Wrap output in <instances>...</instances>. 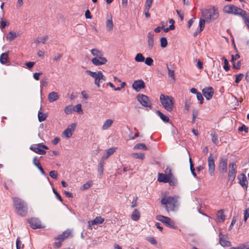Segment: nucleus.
Returning a JSON list of instances; mask_svg holds the SVG:
<instances>
[{
	"label": "nucleus",
	"mask_w": 249,
	"mask_h": 249,
	"mask_svg": "<svg viewBox=\"0 0 249 249\" xmlns=\"http://www.w3.org/2000/svg\"><path fill=\"white\" fill-rule=\"evenodd\" d=\"M14 205L17 213L21 216H25L27 213V206L25 201L18 197H13Z\"/></svg>",
	"instance_id": "1"
},
{
	"label": "nucleus",
	"mask_w": 249,
	"mask_h": 249,
	"mask_svg": "<svg viewBox=\"0 0 249 249\" xmlns=\"http://www.w3.org/2000/svg\"><path fill=\"white\" fill-rule=\"evenodd\" d=\"M178 197L168 196L167 198L165 196L162 197L160 203L165 205V208L167 212L173 211L175 210L176 204L177 202Z\"/></svg>",
	"instance_id": "2"
},
{
	"label": "nucleus",
	"mask_w": 249,
	"mask_h": 249,
	"mask_svg": "<svg viewBox=\"0 0 249 249\" xmlns=\"http://www.w3.org/2000/svg\"><path fill=\"white\" fill-rule=\"evenodd\" d=\"M202 16L204 18L207 23H210L212 20H215L218 18L219 13L217 10L213 7L202 10Z\"/></svg>",
	"instance_id": "3"
},
{
	"label": "nucleus",
	"mask_w": 249,
	"mask_h": 249,
	"mask_svg": "<svg viewBox=\"0 0 249 249\" xmlns=\"http://www.w3.org/2000/svg\"><path fill=\"white\" fill-rule=\"evenodd\" d=\"M160 100L165 109L169 112L173 110L174 104V98L173 97L161 94L160 95Z\"/></svg>",
	"instance_id": "4"
},
{
	"label": "nucleus",
	"mask_w": 249,
	"mask_h": 249,
	"mask_svg": "<svg viewBox=\"0 0 249 249\" xmlns=\"http://www.w3.org/2000/svg\"><path fill=\"white\" fill-rule=\"evenodd\" d=\"M223 11L226 13L239 15L241 17L243 15H244V13H246L245 11L232 4H229L225 6L223 8Z\"/></svg>",
	"instance_id": "5"
},
{
	"label": "nucleus",
	"mask_w": 249,
	"mask_h": 249,
	"mask_svg": "<svg viewBox=\"0 0 249 249\" xmlns=\"http://www.w3.org/2000/svg\"><path fill=\"white\" fill-rule=\"evenodd\" d=\"M136 98L137 100L143 107H148L150 109H152V104L149 101V98L147 95L142 94H139L137 95Z\"/></svg>",
	"instance_id": "6"
},
{
	"label": "nucleus",
	"mask_w": 249,
	"mask_h": 249,
	"mask_svg": "<svg viewBox=\"0 0 249 249\" xmlns=\"http://www.w3.org/2000/svg\"><path fill=\"white\" fill-rule=\"evenodd\" d=\"M156 219L164 223L167 227L170 228H176L174 222L169 217L158 215L156 216Z\"/></svg>",
	"instance_id": "7"
},
{
	"label": "nucleus",
	"mask_w": 249,
	"mask_h": 249,
	"mask_svg": "<svg viewBox=\"0 0 249 249\" xmlns=\"http://www.w3.org/2000/svg\"><path fill=\"white\" fill-rule=\"evenodd\" d=\"M229 172L228 174L229 180L232 182L235 178L237 173V165L235 162L230 163L229 165Z\"/></svg>",
	"instance_id": "8"
},
{
	"label": "nucleus",
	"mask_w": 249,
	"mask_h": 249,
	"mask_svg": "<svg viewBox=\"0 0 249 249\" xmlns=\"http://www.w3.org/2000/svg\"><path fill=\"white\" fill-rule=\"evenodd\" d=\"M27 221L33 229H41L44 227L42 226L41 221L38 218L33 217L28 219Z\"/></svg>",
	"instance_id": "9"
},
{
	"label": "nucleus",
	"mask_w": 249,
	"mask_h": 249,
	"mask_svg": "<svg viewBox=\"0 0 249 249\" xmlns=\"http://www.w3.org/2000/svg\"><path fill=\"white\" fill-rule=\"evenodd\" d=\"M214 159V157L213 156L212 154H210L208 159V163L209 167V173L211 176H213L214 175L215 167Z\"/></svg>",
	"instance_id": "10"
},
{
	"label": "nucleus",
	"mask_w": 249,
	"mask_h": 249,
	"mask_svg": "<svg viewBox=\"0 0 249 249\" xmlns=\"http://www.w3.org/2000/svg\"><path fill=\"white\" fill-rule=\"evenodd\" d=\"M202 91L203 95L207 100L211 99L214 94V89L211 87H205L202 89Z\"/></svg>",
	"instance_id": "11"
},
{
	"label": "nucleus",
	"mask_w": 249,
	"mask_h": 249,
	"mask_svg": "<svg viewBox=\"0 0 249 249\" xmlns=\"http://www.w3.org/2000/svg\"><path fill=\"white\" fill-rule=\"evenodd\" d=\"M228 159L222 158L220 160L218 170L220 173H225L227 171Z\"/></svg>",
	"instance_id": "12"
},
{
	"label": "nucleus",
	"mask_w": 249,
	"mask_h": 249,
	"mask_svg": "<svg viewBox=\"0 0 249 249\" xmlns=\"http://www.w3.org/2000/svg\"><path fill=\"white\" fill-rule=\"evenodd\" d=\"M132 87L136 91L138 92L145 87V84L143 80L140 79L135 81Z\"/></svg>",
	"instance_id": "13"
},
{
	"label": "nucleus",
	"mask_w": 249,
	"mask_h": 249,
	"mask_svg": "<svg viewBox=\"0 0 249 249\" xmlns=\"http://www.w3.org/2000/svg\"><path fill=\"white\" fill-rule=\"evenodd\" d=\"M76 126V124L73 123L68 126V127L63 132V134L66 136V137L67 138H70L71 137Z\"/></svg>",
	"instance_id": "14"
},
{
	"label": "nucleus",
	"mask_w": 249,
	"mask_h": 249,
	"mask_svg": "<svg viewBox=\"0 0 249 249\" xmlns=\"http://www.w3.org/2000/svg\"><path fill=\"white\" fill-rule=\"evenodd\" d=\"M92 64L95 66H98L105 64L107 60L103 56H99L98 57H94L91 59Z\"/></svg>",
	"instance_id": "15"
},
{
	"label": "nucleus",
	"mask_w": 249,
	"mask_h": 249,
	"mask_svg": "<svg viewBox=\"0 0 249 249\" xmlns=\"http://www.w3.org/2000/svg\"><path fill=\"white\" fill-rule=\"evenodd\" d=\"M69 236L72 237L71 232L70 230H67L63 232L62 234L58 235L56 237H55V240H61L63 241L65 239L68 238Z\"/></svg>",
	"instance_id": "16"
},
{
	"label": "nucleus",
	"mask_w": 249,
	"mask_h": 249,
	"mask_svg": "<svg viewBox=\"0 0 249 249\" xmlns=\"http://www.w3.org/2000/svg\"><path fill=\"white\" fill-rule=\"evenodd\" d=\"M171 174L165 175L163 173H159L158 180L160 182L167 183L169 181V178H171Z\"/></svg>",
	"instance_id": "17"
},
{
	"label": "nucleus",
	"mask_w": 249,
	"mask_h": 249,
	"mask_svg": "<svg viewBox=\"0 0 249 249\" xmlns=\"http://www.w3.org/2000/svg\"><path fill=\"white\" fill-rule=\"evenodd\" d=\"M219 244L222 247H230L231 246V242L227 240L224 238V235L220 232L219 234Z\"/></svg>",
	"instance_id": "18"
},
{
	"label": "nucleus",
	"mask_w": 249,
	"mask_h": 249,
	"mask_svg": "<svg viewBox=\"0 0 249 249\" xmlns=\"http://www.w3.org/2000/svg\"><path fill=\"white\" fill-rule=\"evenodd\" d=\"M30 149L34 152L39 155H44L46 153L45 150L43 149H41V147L38 146V144L35 145H31L30 147Z\"/></svg>",
	"instance_id": "19"
},
{
	"label": "nucleus",
	"mask_w": 249,
	"mask_h": 249,
	"mask_svg": "<svg viewBox=\"0 0 249 249\" xmlns=\"http://www.w3.org/2000/svg\"><path fill=\"white\" fill-rule=\"evenodd\" d=\"M148 45L150 50H152L154 46V33L150 32L148 33Z\"/></svg>",
	"instance_id": "20"
},
{
	"label": "nucleus",
	"mask_w": 249,
	"mask_h": 249,
	"mask_svg": "<svg viewBox=\"0 0 249 249\" xmlns=\"http://www.w3.org/2000/svg\"><path fill=\"white\" fill-rule=\"evenodd\" d=\"M33 164L39 170L43 175H45V173L42 167L39 160L36 157L34 158L33 161Z\"/></svg>",
	"instance_id": "21"
},
{
	"label": "nucleus",
	"mask_w": 249,
	"mask_h": 249,
	"mask_svg": "<svg viewBox=\"0 0 249 249\" xmlns=\"http://www.w3.org/2000/svg\"><path fill=\"white\" fill-rule=\"evenodd\" d=\"M238 179H239V183L242 186H245L246 188L248 187V182L247 177L244 174H241L240 177H238Z\"/></svg>",
	"instance_id": "22"
},
{
	"label": "nucleus",
	"mask_w": 249,
	"mask_h": 249,
	"mask_svg": "<svg viewBox=\"0 0 249 249\" xmlns=\"http://www.w3.org/2000/svg\"><path fill=\"white\" fill-rule=\"evenodd\" d=\"M58 98V94L54 91L51 92L48 95V100L51 103L57 100Z\"/></svg>",
	"instance_id": "23"
},
{
	"label": "nucleus",
	"mask_w": 249,
	"mask_h": 249,
	"mask_svg": "<svg viewBox=\"0 0 249 249\" xmlns=\"http://www.w3.org/2000/svg\"><path fill=\"white\" fill-rule=\"evenodd\" d=\"M115 151V148H111L106 150V153L102 156L101 160H104L108 158V157L111 155L113 154Z\"/></svg>",
	"instance_id": "24"
},
{
	"label": "nucleus",
	"mask_w": 249,
	"mask_h": 249,
	"mask_svg": "<svg viewBox=\"0 0 249 249\" xmlns=\"http://www.w3.org/2000/svg\"><path fill=\"white\" fill-rule=\"evenodd\" d=\"M90 53L94 57H98L99 56H104V53L97 49H93L90 50Z\"/></svg>",
	"instance_id": "25"
},
{
	"label": "nucleus",
	"mask_w": 249,
	"mask_h": 249,
	"mask_svg": "<svg viewBox=\"0 0 249 249\" xmlns=\"http://www.w3.org/2000/svg\"><path fill=\"white\" fill-rule=\"evenodd\" d=\"M104 221V219L101 216L96 217L94 220L89 221V225L100 224Z\"/></svg>",
	"instance_id": "26"
},
{
	"label": "nucleus",
	"mask_w": 249,
	"mask_h": 249,
	"mask_svg": "<svg viewBox=\"0 0 249 249\" xmlns=\"http://www.w3.org/2000/svg\"><path fill=\"white\" fill-rule=\"evenodd\" d=\"M156 113L164 123H168L169 122L170 119L169 117L163 114L160 110H156Z\"/></svg>",
	"instance_id": "27"
},
{
	"label": "nucleus",
	"mask_w": 249,
	"mask_h": 249,
	"mask_svg": "<svg viewBox=\"0 0 249 249\" xmlns=\"http://www.w3.org/2000/svg\"><path fill=\"white\" fill-rule=\"evenodd\" d=\"M9 52L2 53L0 56V62L2 64H5L8 58Z\"/></svg>",
	"instance_id": "28"
},
{
	"label": "nucleus",
	"mask_w": 249,
	"mask_h": 249,
	"mask_svg": "<svg viewBox=\"0 0 249 249\" xmlns=\"http://www.w3.org/2000/svg\"><path fill=\"white\" fill-rule=\"evenodd\" d=\"M131 219L134 221H137L140 217V213L137 209H135L132 213Z\"/></svg>",
	"instance_id": "29"
},
{
	"label": "nucleus",
	"mask_w": 249,
	"mask_h": 249,
	"mask_svg": "<svg viewBox=\"0 0 249 249\" xmlns=\"http://www.w3.org/2000/svg\"><path fill=\"white\" fill-rule=\"evenodd\" d=\"M135 150H147L148 149L146 145L142 143H137L133 147Z\"/></svg>",
	"instance_id": "30"
},
{
	"label": "nucleus",
	"mask_w": 249,
	"mask_h": 249,
	"mask_svg": "<svg viewBox=\"0 0 249 249\" xmlns=\"http://www.w3.org/2000/svg\"><path fill=\"white\" fill-rule=\"evenodd\" d=\"M170 186H176L178 184L177 179L171 174V178H169V181H167Z\"/></svg>",
	"instance_id": "31"
},
{
	"label": "nucleus",
	"mask_w": 249,
	"mask_h": 249,
	"mask_svg": "<svg viewBox=\"0 0 249 249\" xmlns=\"http://www.w3.org/2000/svg\"><path fill=\"white\" fill-rule=\"evenodd\" d=\"M104 164L105 162L103 160H100L99 164L98 165V172L99 175L101 176L103 175Z\"/></svg>",
	"instance_id": "32"
},
{
	"label": "nucleus",
	"mask_w": 249,
	"mask_h": 249,
	"mask_svg": "<svg viewBox=\"0 0 249 249\" xmlns=\"http://www.w3.org/2000/svg\"><path fill=\"white\" fill-rule=\"evenodd\" d=\"M47 117L48 114L47 113H44L42 112L38 111V119L39 122L44 121Z\"/></svg>",
	"instance_id": "33"
},
{
	"label": "nucleus",
	"mask_w": 249,
	"mask_h": 249,
	"mask_svg": "<svg viewBox=\"0 0 249 249\" xmlns=\"http://www.w3.org/2000/svg\"><path fill=\"white\" fill-rule=\"evenodd\" d=\"M212 137V141L215 144H217L219 142L218 140V135L215 131H212L211 133Z\"/></svg>",
	"instance_id": "34"
},
{
	"label": "nucleus",
	"mask_w": 249,
	"mask_h": 249,
	"mask_svg": "<svg viewBox=\"0 0 249 249\" xmlns=\"http://www.w3.org/2000/svg\"><path fill=\"white\" fill-rule=\"evenodd\" d=\"M86 73L89 74L90 76L96 78V77H98L99 75L102 74V72L101 71H98L97 72H93L89 70L86 71Z\"/></svg>",
	"instance_id": "35"
},
{
	"label": "nucleus",
	"mask_w": 249,
	"mask_h": 249,
	"mask_svg": "<svg viewBox=\"0 0 249 249\" xmlns=\"http://www.w3.org/2000/svg\"><path fill=\"white\" fill-rule=\"evenodd\" d=\"M112 123H113V120H112L111 119L107 120L105 121V123L102 126V129L103 130H106V129H107L111 125Z\"/></svg>",
	"instance_id": "36"
},
{
	"label": "nucleus",
	"mask_w": 249,
	"mask_h": 249,
	"mask_svg": "<svg viewBox=\"0 0 249 249\" xmlns=\"http://www.w3.org/2000/svg\"><path fill=\"white\" fill-rule=\"evenodd\" d=\"M17 37V34L16 32L13 31H10L7 36V39L9 40L10 41H12L16 37Z\"/></svg>",
	"instance_id": "37"
},
{
	"label": "nucleus",
	"mask_w": 249,
	"mask_h": 249,
	"mask_svg": "<svg viewBox=\"0 0 249 249\" xmlns=\"http://www.w3.org/2000/svg\"><path fill=\"white\" fill-rule=\"evenodd\" d=\"M135 60L137 62H143L144 61V57L141 53H138L135 57Z\"/></svg>",
	"instance_id": "38"
},
{
	"label": "nucleus",
	"mask_w": 249,
	"mask_h": 249,
	"mask_svg": "<svg viewBox=\"0 0 249 249\" xmlns=\"http://www.w3.org/2000/svg\"><path fill=\"white\" fill-rule=\"evenodd\" d=\"M113 28V23L112 19H107V29L108 31L112 30Z\"/></svg>",
	"instance_id": "39"
},
{
	"label": "nucleus",
	"mask_w": 249,
	"mask_h": 249,
	"mask_svg": "<svg viewBox=\"0 0 249 249\" xmlns=\"http://www.w3.org/2000/svg\"><path fill=\"white\" fill-rule=\"evenodd\" d=\"M73 111L78 112L80 114L83 113L81 104H77L73 107Z\"/></svg>",
	"instance_id": "40"
},
{
	"label": "nucleus",
	"mask_w": 249,
	"mask_h": 249,
	"mask_svg": "<svg viewBox=\"0 0 249 249\" xmlns=\"http://www.w3.org/2000/svg\"><path fill=\"white\" fill-rule=\"evenodd\" d=\"M132 157L135 159L143 160L144 159V154L142 153H134L132 154Z\"/></svg>",
	"instance_id": "41"
},
{
	"label": "nucleus",
	"mask_w": 249,
	"mask_h": 249,
	"mask_svg": "<svg viewBox=\"0 0 249 249\" xmlns=\"http://www.w3.org/2000/svg\"><path fill=\"white\" fill-rule=\"evenodd\" d=\"M167 69L168 70V76L170 77H171L173 79H175V73H174V70L171 69L169 66L168 65H166Z\"/></svg>",
	"instance_id": "42"
},
{
	"label": "nucleus",
	"mask_w": 249,
	"mask_h": 249,
	"mask_svg": "<svg viewBox=\"0 0 249 249\" xmlns=\"http://www.w3.org/2000/svg\"><path fill=\"white\" fill-rule=\"evenodd\" d=\"M222 60H223L224 63L223 69L225 70V71H227L230 69V66L229 65L228 60L227 58H226L224 57L222 58Z\"/></svg>",
	"instance_id": "43"
},
{
	"label": "nucleus",
	"mask_w": 249,
	"mask_h": 249,
	"mask_svg": "<svg viewBox=\"0 0 249 249\" xmlns=\"http://www.w3.org/2000/svg\"><path fill=\"white\" fill-rule=\"evenodd\" d=\"M160 46L162 48H165L168 44V42L166 38L165 37H162L160 39Z\"/></svg>",
	"instance_id": "44"
},
{
	"label": "nucleus",
	"mask_w": 249,
	"mask_h": 249,
	"mask_svg": "<svg viewBox=\"0 0 249 249\" xmlns=\"http://www.w3.org/2000/svg\"><path fill=\"white\" fill-rule=\"evenodd\" d=\"M223 210L221 209L217 211V216L220 218L222 222H223L225 219V216L223 214Z\"/></svg>",
	"instance_id": "45"
},
{
	"label": "nucleus",
	"mask_w": 249,
	"mask_h": 249,
	"mask_svg": "<svg viewBox=\"0 0 249 249\" xmlns=\"http://www.w3.org/2000/svg\"><path fill=\"white\" fill-rule=\"evenodd\" d=\"M103 78V73L99 75L98 77L95 78V84L98 87H100V82H102L101 79Z\"/></svg>",
	"instance_id": "46"
},
{
	"label": "nucleus",
	"mask_w": 249,
	"mask_h": 249,
	"mask_svg": "<svg viewBox=\"0 0 249 249\" xmlns=\"http://www.w3.org/2000/svg\"><path fill=\"white\" fill-rule=\"evenodd\" d=\"M73 111V109L72 106H67L64 109L65 113L67 115L71 114Z\"/></svg>",
	"instance_id": "47"
},
{
	"label": "nucleus",
	"mask_w": 249,
	"mask_h": 249,
	"mask_svg": "<svg viewBox=\"0 0 249 249\" xmlns=\"http://www.w3.org/2000/svg\"><path fill=\"white\" fill-rule=\"evenodd\" d=\"M235 76V82L236 84H238L244 77V74L243 73H239L238 74H236Z\"/></svg>",
	"instance_id": "48"
},
{
	"label": "nucleus",
	"mask_w": 249,
	"mask_h": 249,
	"mask_svg": "<svg viewBox=\"0 0 249 249\" xmlns=\"http://www.w3.org/2000/svg\"><path fill=\"white\" fill-rule=\"evenodd\" d=\"M247 13H244V15H243L241 17L243 18V19L244 20V22L246 24V25L247 26L249 30V17H246Z\"/></svg>",
	"instance_id": "49"
},
{
	"label": "nucleus",
	"mask_w": 249,
	"mask_h": 249,
	"mask_svg": "<svg viewBox=\"0 0 249 249\" xmlns=\"http://www.w3.org/2000/svg\"><path fill=\"white\" fill-rule=\"evenodd\" d=\"M24 247V245L22 244L21 241L20 240L19 237L16 240V249H21Z\"/></svg>",
	"instance_id": "50"
},
{
	"label": "nucleus",
	"mask_w": 249,
	"mask_h": 249,
	"mask_svg": "<svg viewBox=\"0 0 249 249\" xmlns=\"http://www.w3.org/2000/svg\"><path fill=\"white\" fill-rule=\"evenodd\" d=\"M205 21H206V20L204 19H202V18L200 19L199 22V29H200V31H202L203 30L204 27L205 26Z\"/></svg>",
	"instance_id": "51"
},
{
	"label": "nucleus",
	"mask_w": 249,
	"mask_h": 249,
	"mask_svg": "<svg viewBox=\"0 0 249 249\" xmlns=\"http://www.w3.org/2000/svg\"><path fill=\"white\" fill-rule=\"evenodd\" d=\"M49 176L53 179H57L58 173L56 171L53 170L49 172Z\"/></svg>",
	"instance_id": "52"
},
{
	"label": "nucleus",
	"mask_w": 249,
	"mask_h": 249,
	"mask_svg": "<svg viewBox=\"0 0 249 249\" xmlns=\"http://www.w3.org/2000/svg\"><path fill=\"white\" fill-rule=\"evenodd\" d=\"M238 131L240 132L244 131L246 133H248L249 132V128L246 126L245 124L242 125L241 126H240L238 129Z\"/></svg>",
	"instance_id": "53"
},
{
	"label": "nucleus",
	"mask_w": 249,
	"mask_h": 249,
	"mask_svg": "<svg viewBox=\"0 0 249 249\" xmlns=\"http://www.w3.org/2000/svg\"><path fill=\"white\" fill-rule=\"evenodd\" d=\"M144 61L145 63L149 66L152 65L153 63V59L150 57H147L145 59H144Z\"/></svg>",
	"instance_id": "54"
},
{
	"label": "nucleus",
	"mask_w": 249,
	"mask_h": 249,
	"mask_svg": "<svg viewBox=\"0 0 249 249\" xmlns=\"http://www.w3.org/2000/svg\"><path fill=\"white\" fill-rule=\"evenodd\" d=\"M146 240L148 241L151 244L156 245L157 244V241L156 240L152 237H148Z\"/></svg>",
	"instance_id": "55"
},
{
	"label": "nucleus",
	"mask_w": 249,
	"mask_h": 249,
	"mask_svg": "<svg viewBox=\"0 0 249 249\" xmlns=\"http://www.w3.org/2000/svg\"><path fill=\"white\" fill-rule=\"evenodd\" d=\"M9 24V22L2 20L0 22V28L1 30H3L6 27V26L8 25Z\"/></svg>",
	"instance_id": "56"
},
{
	"label": "nucleus",
	"mask_w": 249,
	"mask_h": 249,
	"mask_svg": "<svg viewBox=\"0 0 249 249\" xmlns=\"http://www.w3.org/2000/svg\"><path fill=\"white\" fill-rule=\"evenodd\" d=\"M53 193L55 194L56 197L61 202L62 201V198L60 194L57 192L55 189L53 188Z\"/></svg>",
	"instance_id": "57"
},
{
	"label": "nucleus",
	"mask_w": 249,
	"mask_h": 249,
	"mask_svg": "<svg viewBox=\"0 0 249 249\" xmlns=\"http://www.w3.org/2000/svg\"><path fill=\"white\" fill-rule=\"evenodd\" d=\"M92 185V181H89L88 182L85 183L82 187L83 190H86L89 189Z\"/></svg>",
	"instance_id": "58"
},
{
	"label": "nucleus",
	"mask_w": 249,
	"mask_h": 249,
	"mask_svg": "<svg viewBox=\"0 0 249 249\" xmlns=\"http://www.w3.org/2000/svg\"><path fill=\"white\" fill-rule=\"evenodd\" d=\"M196 98L198 101L200 102V104H202L203 103L204 98L200 92H198L196 94Z\"/></svg>",
	"instance_id": "59"
},
{
	"label": "nucleus",
	"mask_w": 249,
	"mask_h": 249,
	"mask_svg": "<svg viewBox=\"0 0 249 249\" xmlns=\"http://www.w3.org/2000/svg\"><path fill=\"white\" fill-rule=\"evenodd\" d=\"M152 2L153 0H146L145 4V8H146L147 10L150 9Z\"/></svg>",
	"instance_id": "60"
},
{
	"label": "nucleus",
	"mask_w": 249,
	"mask_h": 249,
	"mask_svg": "<svg viewBox=\"0 0 249 249\" xmlns=\"http://www.w3.org/2000/svg\"><path fill=\"white\" fill-rule=\"evenodd\" d=\"M249 217V208L244 211V220L246 222Z\"/></svg>",
	"instance_id": "61"
},
{
	"label": "nucleus",
	"mask_w": 249,
	"mask_h": 249,
	"mask_svg": "<svg viewBox=\"0 0 249 249\" xmlns=\"http://www.w3.org/2000/svg\"><path fill=\"white\" fill-rule=\"evenodd\" d=\"M241 61H238V62L235 64V62L233 63V68L235 69L238 70L240 69L241 67Z\"/></svg>",
	"instance_id": "62"
},
{
	"label": "nucleus",
	"mask_w": 249,
	"mask_h": 249,
	"mask_svg": "<svg viewBox=\"0 0 249 249\" xmlns=\"http://www.w3.org/2000/svg\"><path fill=\"white\" fill-rule=\"evenodd\" d=\"M190 170H191V173L193 175V176L196 178H198V177H197V175L196 173V172H195V168H194V165H191V166H190Z\"/></svg>",
	"instance_id": "63"
},
{
	"label": "nucleus",
	"mask_w": 249,
	"mask_h": 249,
	"mask_svg": "<svg viewBox=\"0 0 249 249\" xmlns=\"http://www.w3.org/2000/svg\"><path fill=\"white\" fill-rule=\"evenodd\" d=\"M35 64V62H32V61H29V62H26L25 63L26 66L29 69L32 68L34 66Z\"/></svg>",
	"instance_id": "64"
}]
</instances>
